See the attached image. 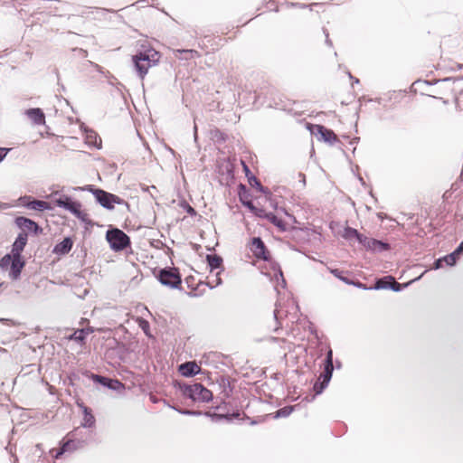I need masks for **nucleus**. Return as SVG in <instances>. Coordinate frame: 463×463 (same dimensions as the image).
Wrapping results in <instances>:
<instances>
[{
	"label": "nucleus",
	"mask_w": 463,
	"mask_h": 463,
	"mask_svg": "<svg viewBox=\"0 0 463 463\" xmlns=\"http://www.w3.org/2000/svg\"><path fill=\"white\" fill-rule=\"evenodd\" d=\"M24 262L22 260L21 255H13V261L11 265L10 274L14 279H17L21 273Z\"/></svg>",
	"instance_id": "nucleus-18"
},
{
	"label": "nucleus",
	"mask_w": 463,
	"mask_h": 463,
	"mask_svg": "<svg viewBox=\"0 0 463 463\" xmlns=\"http://www.w3.org/2000/svg\"><path fill=\"white\" fill-rule=\"evenodd\" d=\"M200 367L195 362H186L179 365L178 372L184 377H192L200 373Z\"/></svg>",
	"instance_id": "nucleus-12"
},
{
	"label": "nucleus",
	"mask_w": 463,
	"mask_h": 463,
	"mask_svg": "<svg viewBox=\"0 0 463 463\" xmlns=\"http://www.w3.org/2000/svg\"><path fill=\"white\" fill-rule=\"evenodd\" d=\"M293 411H294L293 406H285L276 411L274 418L278 419V418L288 417L292 413Z\"/></svg>",
	"instance_id": "nucleus-26"
},
{
	"label": "nucleus",
	"mask_w": 463,
	"mask_h": 463,
	"mask_svg": "<svg viewBox=\"0 0 463 463\" xmlns=\"http://www.w3.org/2000/svg\"><path fill=\"white\" fill-rule=\"evenodd\" d=\"M326 43H327L328 45H332V43H331V41H330V40H329V38H328V33H326Z\"/></svg>",
	"instance_id": "nucleus-46"
},
{
	"label": "nucleus",
	"mask_w": 463,
	"mask_h": 463,
	"mask_svg": "<svg viewBox=\"0 0 463 463\" xmlns=\"http://www.w3.org/2000/svg\"><path fill=\"white\" fill-rule=\"evenodd\" d=\"M94 332L92 327H86L82 329L76 330L72 335L69 336L70 340H74L76 342L82 343L86 336Z\"/></svg>",
	"instance_id": "nucleus-19"
},
{
	"label": "nucleus",
	"mask_w": 463,
	"mask_h": 463,
	"mask_svg": "<svg viewBox=\"0 0 463 463\" xmlns=\"http://www.w3.org/2000/svg\"><path fill=\"white\" fill-rule=\"evenodd\" d=\"M106 387H108L109 389H111V390L119 391V392H121L125 389V386L121 382H119L118 380H113V379H109Z\"/></svg>",
	"instance_id": "nucleus-27"
},
{
	"label": "nucleus",
	"mask_w": 463,
	"mask_h": 463,
	"mask_svg": "<svg viewBox=\"0 0 463 463\" xmlns=\"http://www.w3.org/2000/svg\"><path fill=\"white\" fill-rule=\"evenodd\" d=\"M15 223L23 230L33 232L34 233L38 232V224L35 222L32 221L31 219L25 217H17L15 219Z\"/></svg>",
	"instance_id": "nucleus-17"
},
{
	"label": "nucleus",
	"mask_w": 463,
	"mask_h": 463,
	"mask_svg": "<svg viewBox=\"0 0 463 463\" xmlns=\"http://www.w3.org/2000/svg\"><path fill=\"white\" fill-rule=\"evenodd\" d=\"M24 114L35 125H43L45 123V116L41 109H29Z\"/></svg>",
	"instance_id": "nucleus-13"
},
{
	"label": "nucleus",
	"mask_w": 463,
	"mask_h": 463,
	"mask_svg": "<svg viewBox=\"0 0 463 463\" xmlns=\"http://www.w3.org/2000/svg\"><path fill=\"white\" fill-rule=\"evenodd\" d=\"M449 256H451L452 260H454V263H456L457 260H458V257H459L458 255H457V254L455 253V251L451 252V253H450V254H449Z\"/></svg>",
	"instance_id": "nucleus-43"
},
{
	"label": "nucleus",
	"mask_w": 463,
	"mask_h": 463,
	"mask_svg": "<svg viewBox=\"0 0 463 463\" xmlns=\"http://www.w3.org/2000/svg\"><path fill=\"white\" fill-rule=\"evenodd\" d=\"M248 178L249 177H251L252 175H250V173H248V175H246Z\"/></svg>",
	"instance_id": "nucleus-49"
},
{
	"label": "nucleus",
	"mask_w": 463,
	"mask_h": 463,
	"mask_svg": "<svg viewBox=\"0 0 463 463\" xmlns=\"http://www.w3.org/2000/svg\"><path fill=\"white\" fill-rule=\"evenodd\" d=\"M182 394L194 402H208L213 399V393L201 383H194L191 385H179Z\"/></svg>",
	"instance_id": "nucleus-2"
},
{
	"label": "nucleus",
	"mask_w": 463,
	"mask_h": 463,
	"mask_svg": "<svg viewBox=\"0 0 463 463\" xmlns=\"http://www.w3.org/2000/svg\"><path fill=\"white\" fill-rule=\"evenodd\" d=\"M55 204L58 207L63 208L75 215L78 219L85 221L87 214L81 211V204L79 202L72 201L67 195H61L55 200Z\"/></svg>",
	"instance_id": "nucleus-5"
},
{
	"label": "nucleus",
	"mask_w": 463,
	"mask_h": 463,
	"mask_svg": "<svg viewBox=\"0 0 463 463\" xmlns=\"http://www.w3.org/2000/svg\"><path fill=\"white\" fill-rule=\"evenodd\" d=\"M334 370L333 365V352L331 349L328 350L325 361V368L324 373L319 376L320 383H316L314 385V389L317 393L322 392V391L327 386L328 383L331 380L332 373Z\"/></svg>",
	"instance_id": "nucleus-4"
},
{
	"label": "nucleus",
	"mask_w": 463,
	"mask_h": 463,
	"mask_svg": "<svg viewBox=\"0 0 463 463\" xmlns=\"http://www.w3.org/2000/svg\"><path fill=\"white\" fill-rule=\"evenodd\" d=\"M342 236L348 241L356 239L361 243L364 235L359 233L358 231L354 228L346 227L343 232Z\"/></svg>",
	"instance_id": "nucleus-22"
},
{
	"label": "nucleus",
	"mask_w": 463,
	"mask_h": 463,
	"mask_svg": "<svg viewBox=\"0 0 463 463\" xmlns=\"http://www.w3.org/2000/svg\"><path fill=\"white\" fill-rule=\"evenodd\" d=\"M250 250L257 259L269 260V252L260 238L256 237L251 240Z\"/></svg>",
	"instance_id": "nucleus-11"
},
{
	"label": "nucleus",
	"mask_w": 463,
	"mask_h": 463,
	"mask_svg": "<svg viewBox=\"0 0 463 463\" xmlns=\"http://www.w3.org/2000/svg\"><path fill=\"white\" fill-rule=\"evenodd\" d=\"M84 140L89 146L96 147L98 149L101 147V138L97 135L95 131L84 128Z\"/></svg>",
	"instance_id": "nucleus-14"
},
{
	"label": "nucleus",
	"mask_w": 463,
	"mask_h": 463,
	"mask_svg": "<svg viewBox=\"0 0 463 463\" xmlns=\"http://www.w3.org/2000/svg\"><path fill=\"white\" fill-rule=\"evenodd\" d=\"M298 314V306L294 303L293 300H290L287 304V308L284 307L279 306L274 310V317L276 320H281L284 317H288V316H292V319L297 317Z\"/></svg>",
	"instance_id": "nucleus-8"
},
{
	"label": "nucleus",
	"mask_w": 463,
	"mask_h": 463,
	"mask_svg": "<svg viewBox=\"0 0 463 463\" xmlns=\"http://www.w3.org/2000/svg\"><path fill=\"white\" fill-rule=\"evenodd\" d=\"M77 449V447L75 446V442L71 439L70 440H67L66 442H64L61 449L59 450L56 451V453L53 455V457L55 458H59L63 453L65 452H68V451H73Z\"/></svg>",
	"instance_id": "nucleus-23"
},
{
	"label": "nucleus",
	"mask_w": 463,
	"mask_h": 463,
	"mask_svg": "<svg viewBox=\"0 0 463 463\" xmlns=\"http://www.w3.org/2000/svg\"><path fill=\"white\" fill-rule=\"evenodd\" d=\"M277 278L281 279L282 287L284 288L286 285V280L283 278V273L280 269L278 270V273L276 274Z\"/></svg>",
	"instance_id": "nucleus-40"
},
{
	"label": "nucleus",
	"mask_w": 463,
	"mask_h": 463,
	"mask_svg": "<svg viewBox=\"0 0 463 463\" xmlns=\"http://www.w3.org/2000/svg\"><path fill=\"white\" fill-rule=\"evenodd\" d=\"M361 244L367 250L374 252H382L390 249L388 243H385L382 241H378L376 239L368 238L366 236H363L361 241Z\"/></svg>",
	"instance_id": "nucleus-9"
},
{
	"label": "nucleus",
	"mask_w": 463,
	"mask_h": 463,
	"mask_svg": "<svg viewBox=\"0 0 463 463\" xmlns=\"http://www.w3.org/2000/svg\"><path fill=\"white\" fill-rule=\"evenodd\" d=\"M242 165H243V169L245 171L246 175H248V173H250L248 165L244 162H242Z\"/></svg>",
	"instance_id": "nucleus-45"
},
{
	"label": "nucleus",
	"mask_w": 463,
	"mask_h": 463,
	"mask_svg": "<svg viewBox=\"0 0 463 463\" xmlns=\"http://www.w3.org/2000/svg\"><path fill=\"white\" fill-rule=\"evenodd\" d=\"M93 379L104 386H106L109 381V378H107L104 376H99V375H93Z\"/></svg>",
	"instance_id": "nucleus-34"
},
{
	"label": "nucleus",
	"mask_w": 463,
	"mask_h": 463,
	"mask_svg": "<svg viewBox=\"0 0 463 463\" xmlns=\"http://www.w3.org/2000/svg\"><path fill=\"white\" fill-rule=\"evenodd\" d=\"M28 235L26 232H20L12 246L13 255H21L27 243Z\"/></svg>",
	"instance_id": "nucleus-15"
},
{
	"label": "nucleus",
	"mask_w": 463,
	"mask_h": 463,
	"mask_svg": "<svg viewBox=\"0 0 463 463\" xmlns=\"http://www.w3.org/2000/svg\"><path fill=\"white\" fill-rule=\"evenodd\" d=\"M220 273L221 271H217L215 273H211V275L209 276V280L208 282L204 283L205 285L209 286L210 288H213L219 285L222 284V279L220 278Z\"/></svg>",
	"instance_id": "nucleus-25"
},
{
	"label": "nucleus",
	"mask_w": 463,
	"mask_h": 463,
	"mask_svg": "<svg viewBox=\"0 0 463 463\" xmlns=\"http://www.w3.org/2000/svg\"><path fill=\"white\" fill-rule=\"evenodd\" d=\"M249 183L250 185H256L260 191H264L262 185L255 176L249 177Z\"/></svg>",
	"instance_id": "nucleus-32"
},
{
	"label": "nucleus",
	"mask_w": 463,
	"mask_h": 463,
	"mask_svg": "<svg viewBox=\"0 0 463 463\" xmlns=\"http://www.w3.org/2000/svg\"><path fill=\"white\" fill-rule=\"evenodd\" d=\"M83 420L81 422V426L83 428H92L95 426V418L92 415L90 410L88 407L83 406Z\"/></svg>",
	"instance_id": "nucleus-20"
},
{
	"label": "nucleus",
	"mask_w": 463,
	"mask_h": 463,
	"mask_svg": "<svg viewBox=\"0 0 463 463\" xmlns=\"http://www.w3.org/2000/svg\"><path fill=\"white\" fill-rule=\"evenodd\" d=\"M139 326L144 330V332L146 334H147V330L149 328V324L146 320L145 319H140L139 320Z\"/></svg>",
	"instance_id": "nucleus-35"
},
{
	"label": "nucleus",
	"mask_w": 463,
	"mask_h": 463,
	"mask_svg": "<svg viewBox=\"0 0 463 463\" xmlns=\"http://www.w3.org/2000/svg\"><path fill=\"white\" fill-rule=\"evenodd\" d=\"M208 265L211 269V273L219 269L222 265V259L217 255H207Z\"/></svg>",
	"instance_id": "nucleus-24"
},
{
	"label": "nucleus",
	"mask_w": 463,
	"mask_h": 463,
	"mask_svg": "<svg viewBox=\"0 0 463 463\" xmlns=\"http://www.w3.org/2000/svg\"><path fill=\"white\" fill-rule=\"evenodd\" d=\"M159 53L154 49H148L133 56V62L137 73L144 79L148 70L159 61Z\"/></svg>",
	"instance_id": "nucleus-1"
},
{
	"label": "nucleus",
	"mask_w": 463,
	"mask_h": 463,
	"mask_svg": "<svg viewBox=\"0 0 463 463\" xmlns=\"http://www.w3.org/2000/svg\"><path fill=\"white\" fill-rule=\"evenodd\" d=\"M227 417L224 416V415H219V414H214L213 415V420H221V419H226Z\"/></svg>",
	"instance_id": "nucleus-44"
},
{
	"label": "nucleus",
	"mask_w": 463,
	"mask_h": 463,
	"mask_svg": "<svg viewBox=\"0 0 463 463\" xmlns=\"http://www.w3.org/2000/svg\"><path fill=\"white\" fill-rule=\"evenodd\" d=\"M318 133L321 135V137L324 141L328 142L330 144L335 143L336 141V135L333 130L327 129L323 126H317Z\"/></svg>",
	"instance_id": "nucleus-21"
},
{
	"label": "nucleus",
	"mask_w": 463,
	"mask_h": 463,
	"mask_svg": "<svg viewBox=\"0 0 463 463\" xmlns=\"http://www.w3.org/2000/svg\"><path fill=\"white\" fill-rule=\"evenodd\" d=\"M178 411L184 415H201L200 411H194L184 410V411Z\"/></svg>",
	"instance_id": "nucleus-38"
},
{
	"label": "nucleus",
	"mask_w": 463,
	"mask_h": 463,
	"mask_svg": "<svg viewBox=\"0 0 463 463\" xmlns=\"http://www.w3.org/2000/svg\"><path fill=\"white\" fill-rule=\"evenodd\" d=\"M13 261V253L5 255L0 260V267L2 269H7L11 267Z\"/></svg>",
	"instance_id": "nucleus-28"
},
{
	"label": "nucleus",
	"mask_w": 463,
	"mask_h": 463,
	"mask_svg": "<svg viewBox=\"0 0 463 463\" xmlns=\"http://www.w3.org/2000/svg\"><path fill=\"white\" fill-rule=\"evenodd\" d=\"M20 201L22 202L23 205H24L26 208H28L30 210L43 212V211H46V210L50 211V210L53 209L52 204L48 202L41 201V200L31 201L30 197H27V196L21 197Z\"/></svg>",
	"instance_id": "nucleus-10"
},
{
	"label": "nucleus",
	"mask_w": 463,
	"mask_h": 463,
	"mask_svg": "<svg viewBox=\"0 0 463 463\" xmlns=\"http://www.w3.org/2000/svg\"><path fill=\"white\" fill-rule=\"evenodd\" d=\"M268 219L273 223L275 224L276 226L279 227V228H282L284 229V223L283 222L279 219L276 215H274L273 213H269L267 215Z\"/></svg>",
	"instance_id": "nucleus-29"
},
{
	"label": "nucleus",
	"mask_w": 463,
	"mask_h": 463,
	"mask_svg": "<svg viewBox=\"0 0 463 463\" xmlns=\"http://www.w3.org/2000/svg\"><path fill=\"white\" fill-rule=\"evenodd\" d=\"M329 271L335 276L336 277L337 279H339L340 280L347 283V284H351L352 282H350L346 278L343 277L342 276V271H340L339 269H329Z\"/></svg>",
	"instance_id": "nucleus-31"
},
{
	"label": "nucleus",
	"mask_w": 463,
	"mask_h": 463,
	"mask_svg": "<svg viewBox=\"0 0 463 463\" xmlns=\"http://www.w3.org/2000/svg\"><path fill=\"white\" fill-rule=\"evenodd\" d=\"M422 275H423V274H421L420 276H419L415 280L421 279Z\"/></svg>",
	"instance_id": "nucleus-48"
},
{
	"label": "nucleus",
	"mask_w": 463,
	"mask_h": 463,
	"mask_svg": "<svg viewBox=\"0 0 463 463\" xmlns=\"http://www.w3.org/2000/svg\"><path fill=\"white\" fill-rule=\"evenodd\" d=\"M107 240L110 248L116 251L124 250L129 244L128 235L118 229L109 231L107 232Z\"/></svg>",
	"instance_id": "nucleus-6"
},
{
	"label": "nucleus",
	"mask_w": 463,
	"mask_h": 463,
	"mask_svg": "<svg viewBox=\"0 0 463 463\" xmlns=\"http://www.w3.org/2000/svg\"><path fill=\"white\" fill-rule=\"evenodd\" d=\"M392 285V282H389L384 279H379L376 282L374 288L375 289L391 288Z\"/></svg>",
	"instance_id": "nucleus-30"
},
{
	"label": "nucleus",
	"mask_w": 463,
	"mask_h": 463,
	"mask_svg": "<svg viewBox=\"0 0 463 463\" xmlns=\"http://www.w3.org/2000/svg\"><path fill=\"white\" fill-rule=\"evenodd\" d=\"M194 139L196 140L197 139V126L196 125H194Z\"/></svg>",
	"instance_id": "nucleus-47"
},
{
	"label": "nucleus",
	"mask_w": 463,
	"mask_h": 463,
	"mask_svg": "<svg viewBox=\"0 0 463 463\" xmlns=\"http://www.w3.org/2000/svg\"><path fill=\"white\" fill-rule=\"evenodd\" d=\"M72 245V240L70 237H66L54 246L52 252L57 255H65L70 252Z\"/></svg>",
	"instance_id": "nucleus-16"
},
{
	"label": "nucleus",
	"mask_w": 463,
	"mask_h": 463,
	"mask_svg": "<svg viewBox=\"0 0 463 463\" xmlns=\"http://www.w3.org/2000/svg\"><path fill=\"white\" fill-rule=\"evenodd\" d=\"M9 151L10 148L0 147V163L5 158Z\"/></svg>",
	"instance_id": "nucleus-36"
},
{
	"label": "nucleus",
	"mask_w": 463,
	"mask_h": 463,
	"mask_svg": "<svg viewBox=\"0 0 463 463\" xmlns=\"http://www.w3.org/2000/svg\"><path fill=\"white\" fill-rule=\"evenodd\" d=\"M443 262H445L448 266H453L455 265L454 260H452L451 256L449 254L441 258Z\"/></svg>",
	"instance_id": "nucleus-37"
},
{
	"label": "nucleus",
	"mask_w": 463,
	"mask_h": 463,
	"mask_svg": "<svg viewBox=\"0 0 463 463\" xmlns=\"http://www.w3.org/2000/svg\"><path fill=\"white\" fill-rule=\"evenodd\" d=\"M75 190L90 191L94 195L97 202L104 208L112 210L115 204H121L124 201L113 194L108 193L101 189H96L93 185H87L85 187L74 188Z\"/></svg>",
	"instance_id": "nucleus-3"
},
{
	"label": "nucleus",
	"mask_w": 463,
	"mask_h": 463,
	"mask_svg": "<svg viewBox=\"0 0 463 463\" xmlns=\"http://www.w3.org/2000/svg\"><path fill=\"white\" fill-rule=\"evenodd\" d=\"M454 251L458 256H460L462 254V252H463V241L460 242L458 247Z\"/></svg>",
	"instance_id": "nucleus-42"
},
{
	"label": "nucleus",
	"mask_w": 463,
	"mask_h": 463,
	"mask_svg": "<svg viewBox=\"0 0 463 463\" xmlns=\"http://www.w3.org/2000/svg\"><path fill=\"white\" fill-rule=\"evenodd\" d=\"M390 279H393L392 278L390 277ZM401 288H402V285L397 283L396 281L392 280V285L391 287V288L393 290V291H400L401 290Z\"/></svg>",
	"instance_id": "nucleus-39"
},
{
	"label": "nucleus",
	"mask_w": 463,
	"mask_h": 463,
	"mask_svg": "<svg viewBox=\"0 0 463 463\" xmlns=\"http://www.w3.org/2000/svg\"><path fill=\"white\" fill-rule=\"evenodd\" d=\"M157 278L161 284L171 288H178L182 282L180 274L175 269H161Z\"/></svg>",
	"instance_id": "nucleus-7"
},
{
	"label": "nucleus",
	"mask_w": 463,
	"mask_h": 463,
	"mask_svg": "<svg viewBox=\"0 0 463 463\" xmlns=\"http://www.w3.org/2000/svg\"><path fill=\"white\" fill-rule=\"evenodd\" d=\"M442 266H443V260H442V259H441V258L438 259V260L434 262V269H440Z\"/></svg>",
	"instance_id": "nucleus-41"
},
{
	"label": "nucleus",
	"mask_w": 463,
	"mask_h": 463,
	"mask_svg": "<svg viewBox=\"0 0 463 463\" xmlns=\"http://www.w3.org/2000/svg\"><path fill=\"white\" fill-rule=\"evenodd\" d=\"M93 379L104 386H106L109 381V378H107L104 376H99V375H93Z\"/></svg>",
	"instance_id": "nucleus-33"
}]
</instances>
